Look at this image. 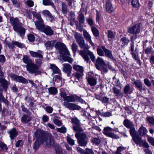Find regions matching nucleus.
Returning a JSON list of instances; mask_svg holds the SVG:
<instances>
[{"label": "nucleus", "instance_id": "1", "mask_svg": "<svg viewBox=\"0 0 154 154\" xmlns=\"http://www.w3.org/2000/svg\"><path fill=\"white\" fill-rule=\"evenodd\" d=\"M72 67L76 72L72 74L71 78L74 79L75 82H78L84 75V68L82 66L76 64L74 65Z\"/></svg>", "mask_w": 154, "mask_h": 154}, {"label": "nucleus", "instance_id": "2", "mask_svg": "<svg viewBox=\"0 0 154 154\" xmlns=\"http://www.w3.org/2000/svg\"><path fill=\"white\" fill-rule=\"evenodd\" d=\"M75 136L78 140L79 145L81 146H86L88 140L87 136L84 133H76Z\"/></svg>", "mask_w": 154, "mask_h": 154}, {"label": "nucleus", "instance_id": "3", "mask_svg": "<svg viewBox=\"0 0 154 154\" xmlns=\"http://www.w3.org/2000/svg\"><path fill=\"white\" fill-rule=\"evenodd\" d=\"M79 54L83 58L84 60L88 62L89 61L90 59L88 56L89 55L90 58L93 62L95 61V58L93 53L90 51H85L82 50H80L78 51Z\"/></svg>", "mask_w": 154, "mask_h": 154}, {"label": "nucleus", "instance_id": "4", "mask_svg": "<svg viewBox=\"0 0 154 154\" xmlns=\"http://www.w3.org/2000/svg\"><path fill=\"white\" fill-rule=\"evenodd\" d=\"M26 67L27 71L30 73L34 74L35 75H40L41 73L39 67L33 62L30 64H27Z\"/></svg>", "mask_w": 154, "mask_h": 154}, {"label": "nucleus", "instance_id": "5", "mask_svg": "<svg viewBox=\"0 0 154 154\" xmlns=\"http://www.w3.org/2000/svg\"><path fill=\"white\" fill-rule=\"evenodd\" d=\"M37 28H36L38 30L44 32L46 35L51 36L54 35V31L49 26L45 25L44 23L40 25L37 24Z\"/></svg>", "mask_w": 154, "mask_h": 154}, {"label": "nucleus", "instance_id": "6", "mask_svg": "<svg viewBox=\"0 0 154 154\" xmlns=\"http://www.w3.org/2000/svg\"><path fill=\"white\" fill-rule=\"evenodd\" d=\"M42 141L43 144L47 147H51L54 146V138L51 134H48L46 135Z\"/></svg>", "mask_w": 154, "mask_h": 154}, {"label": "nucleus", "instance_id": "7", "mask_svg": "<svg viewBox=\"0 0 154 154\" xmlns=\"http://www.w3.org/2000/svg\"><path fill=\"white\" fill-rule=\"evenodd\" d=\"M55 47L56 49L59 50L64 52L65 54L68 56L70 55L69 51L63 43L60 42H58L55 45Z\"/></svg>", "mask_w": 154, "mask_h": 154}, {"label": "nucleus", "instance_id": "8", "mask_svg": "<svg viewBox=\"0 0 154 154\" xmlns=\"http://www.w3.org/2000/svg\"><path fill=\"white\" fill-rule=\"evenodd\" d=\"M141 25L140 23L137 24L132 27H130L128 30V33L133 34H136L140 32Z\"/></svg>", "mask_w": 154, "mask_h": 154}, {"label": "nucleus", "instance_id": "9", "mask_svg": "<svg viewBox=\"0 0 154 154\" xmlns=\"http://www.w3.org/2000/svg\"><path fill=\"white\" fill-rule=\"evenodd\" d=\"M132 38H133V37H131L132 43L131 44V54L134 59L137 61V63H140V61L139 59V58L138 57L137 53L136 52L137 49L136 48L135 51H134V42L132 41Z\"/></svg>", "mask_w": 154, "mask_h": 154}, {"label": "nucleus", "instance_id": "10", "mask_svg": "<svg viewBox=\"0 0 154 154\" xmlns=\"http://www.w3.org/2000/svg\"><path fill=\"white\" fill-rule=\"evenodd\" d=\"M32 14L34 17L38 20L36 21L35 22V25L36 28H37V24L38 25H40L44 23V21L41 18V15L39 13H37L34 11L32 13Z\"/></svg>", "mask_w": 154, "mask_h": 154}, {"label": "nucleus", "instance_id": "11", "mask_svg": "<svg viewBox=\"0 0 154 154\" xmlns=\"http://www.w3.org/2000/svg\"><path fill=\"white\" fill-rule=\"evenodd\" d=\"M63 65L62 70L63 71L67 74L68 76H70L72 72V66L69 63H64Z\"/></svg>", "mask_w": 154, "mask_h": 154}, {"label": "nucleus", "instance_id": "12", "mask_svg": "<svg viewBox=\"0 0 154 154\" xmlns=\"http://www.w3.org/2000/svg\"><path fill=\"white\" fill-rule=\"evenodd\" d=\"M63 105L66 107L72 110H79L81 109V107L77 105L68 102H64L63 103Z\"/></svg>", "mask_w": 154, "mask_h": 154}, {"label": "nucleus", "instance_id": "13", "mask_svg": "<svg viewBox=\"0 0 154 154\" xmlns=\"http://www.w3.org/2000/svg\"><path fill=\"white\" fill-rule=\"evenodd\" d=\"M112 130L114 131V130L109 127H105L104 129V134L106 135L113 138H115L116 139L119 138V137L118 136L111 132V131Z\"/></svg>", "mask_w": 154, "mask_h": 154}, {"label": "nucleus", "instance_id": "14", "mask_svg": "<svg viewBox=\"0 0 154 154\" xmlns=\"http://www.w3.org/2000/svg\"><path fill=\"white\" fill-rule=\"evenodd\" d=\"M34 135L37 138L36 140H42L46 136L43 131L40 129L36 130Z\"/></svg>", "mask_w": 154, "mask_h": 154}, {"label": "nucleus", "instance_id": "15", "mask_svg": "<svg viewBox=\"0 0 154 154\" xmlns=\"http://www.w3.org/2000/svg\"><path fill=\"white\" fill-rule=\"evenodd\" d=\"M22 24L18 26L17 27H15L14 30L15 32L18 33L22 37L25 35L26 32V29L24 27H22Z\"/></svg>", "mask_w": 154, "mask_h": 154}, {"label": "nucleus", "instance_id": "16", "mask_svg": "<svg viewBox=\"0 0 154 154\" xmlns=\"http://www.w3.org/2000/svg\"><path fill=\"white\" fill-rule=\"evenodd\" d=\"M10 21L13 26V29L22 24V23L19 21L17 18H14L11 17L10 19Z\"/></svg>", "mask_w": 154, "mask_h": 154}, {"label": "nucleus", "instance_id": "17", "mask_svg": "<svg viewBox=\"0 0 154 154\" xmlns=\"http://www.w3.org/2000/svg\"><path fill=\"white\" fill-rule=\"evenodd\" d=\"M83 36L85 40L88 42L91 46H94V44L92 41L91 35L85 30L83 31Z\"/></svg>", "mask_w": 154, "mask_h": 154}, {"label": "nucleus", "instance_id": "18", "mask_svg": "<svg viewBox=\"0 0 154 154\" xmlns=\"http://www.w3.org/2000/svg\"><path fill=\"white\" fill-rule=\"evenodd\" d=\"M29 53L31 56L33 57L38 58H43V52L40 50H38L37 52L29 51Z\"/></svg>", "mask_w": 154, "mask_h": 154}, {"label": "nucleus", "instance_id": "19", "mask_svg": "<svg viewBox=\"0 0 154 154\" xmlns=\"http://www.w3.org/2000/svg\"><path fill=\"white\" fill-rule=\"evenodd\" d=\"M12 77L16 81L18 82L24 84L27 83L28 82L27 80L22 76L13 75Z\"/></svg>", "mask_w": 154, "mask_h": 154}, {"label": "nucleus", "instance_id": "20", "mask_svg": "<svg viewBox=\"0 0 154 154\" xmlns=\"http://www.w3.org/2000/svg\"><path fill=\"white\" fill-rule=\"evenodd\" d=\"M101 48L103 50L106 55L107 57L112 60H114V58L112 55V52L110 51L106 48L104 46H101Z\"/></svg>", "mask_w": 154, "mask_h": 154}, {"label": "nucleus", "instance_id": "21", "mask_svg": "<svg viewBox=\"0 0 154 154\" xmlns=\"http://www.w3.org/2000/svg\"><path fill=\"white\" fill-rule=\"evenodd\" d=\"M8 133L9 135L10 138L11 140H13L17 135V132L15 128H13L10 130L8 132Z\"/></svg>", "mask_w": 154, "mask_h": 154}, {"label": "nucleus", "instance_id": "22", "mask_svg": "<svg viewBox=\"0 0 154 154\" xmlns=\"http://www.w3.org/2000/svg\"><path fill=\"white\" fill-rule=\"evenodd\" d=\"M139 135L141 136L146 134L148 131L146 128L144 127L143 125L139 128L137 131Z\"/></svg>", "mask_w": 154, "mask_h": 154}, {"label": "nucleus", "instance_id": "23", "mask_svg": "<svg viewBox=\"0 0 154 154\" xmlns=\"http://www.w3.org/2000/svg\"><path fill=\"white\" fill-rule=\"evenodd\" d=\"M106 11L110 13L113 10V8L112 6V3L110 0L106 1Z\"/></svg>", "mask_w": 154, "mask_h": 154}, {"label": "nucleus", "instance_id": "24", "mask_svg": "<svg viewBox=\"0 0 154 154\" xmlns=\"http://www.w3.org/2000/svg\"><path fill=\"white\" fill-rule=\"evenodd\" d=\"M32 119L30 116L27 114H24L21 118V122L24 123H27L29 122Z\"/></svg>", "mask_w": 154, "mask_h": 154}, {"label": "nucleus", "instance_id": "25", "mask_svg": "<svg viewBox=\"0 0 154 154\" xmlns=\"http://www.w3.org/2000/svg\"><path fill=\"white\" fill-rule=\"evenodd\" d=\"M78 98V96L76 95H71L67 96L64 100V101H67V102H74L77 100V99Z\"/></svg>", "mask_w": 154, "mask_h": 154}, {"label": "nucleus", "instance_id": "26", "mask_svg": "<svg viewBox=\"0 0 154 154\" xmlns=\"http://www.w3.org/2000/svg\"><path fill=\"white\" fill-rule=\"evenodd\" d=\"M133 140L135 143L137 144H139L140 146H141V143L143 142V140H142L141 137L137 136L132 137Z\"/></svg>", "mask_w": 154, "mask_h": 154}, {"label": "nucleus", "instance_id": "27", "mask_svg": "<svg viewBox=\"0 0 154 154\" xmlns=\"http://www.w3.org/2000/svg\"><path fill=\"white\" fill-rule=\"evenodd\" d=\"M55 42L54 40L48 41L45 43V46L47 49H52L54 47Z\"/></svg>", "mask_w": 154, "mask_h": 154}, {"label": "nucleus", "instance_id": "28", "mask_svg": "<svg viewBox=\"0 0 154 154\" xmlns=\"http://www.w3.org/2000/svg\"><path fill=\"white\" fill-rule=\"evenodd\" d=\"M51 68L52 70L53 73L52 74L53 75L54 73H57L61 75L60 71L59 69L54 64H51L50 65Z\"/></svg>", "mask_w": 154, "mask_h": 154}, {"label": "nucleus", "instance_id": "29", "mask_svg": "<svg viewBox=\"0 0 154 154\" xmlns=\"http://www.w3.org/2000/svg\"><path fill=\"white\" fill-rule=\"evenodd\" d=\"M88 81L89 84L91 86L95 85L97 83V79L93 77H88Z\"/></svg>", "mask_w": 154, "mask_h": 154}, {"label": "nucleus", "instance_id": "30", "mask_svg": "<svg viewBox=\"0 0 154 154\" xmlns=\"http://www.w3.org/2000/svg\"><path fill=\"white\" fill-rule=\"evenodd\" d=\"M123 125L128 128L134 126L132 122H131L128 119H125L124 121Z\"/></svg>", "mask_w": 154, "mask_h": 154}, {"label": "nucleus", "instance_id": "31", "mask_svg": "<svg viewBox=\"0 0 154 154\" xmlns=\"http://www.w3.org/2000/svg\"><path fill=\"white\" fill-rule=\"evenodd\" d=\"M107 37L109 41H111L113 38H115V34L110 30L107 31Z\"/></svg>", "mask_w": 154, "mask_h": 154}, {"label": "nucleus", "instance_id": "32", "mask_svg": "<svg viewBox=\"0 0 154 154\" xmlns=\"http://www.w3.org/2000/svg\"><path fill=\"white\" fill-rule=\"evenodd\" d=\"M49 93L50 94L54 95L57 93V90L56 88L52 87L48 88Z\"/></svg>", "mask_w": 154, "mask_h": 154}, {"label": "nucleus", "instance_id": "33", "mask_svg": "<svg viewBox=\"0 0 154 154\" xmlns=\"http://www.w3.org/2000/svg\"><path fill=\"white\" fill-rule=\"evenodd\" d=\"M91 31L94 35L95 37H98L99 36L100 33L99 30L94 26L91 27Z\"/></svg>", "mask_w": 154, "mask_h": 154}, {"label": "nucleus", "instance_id": "34", "mask_svg": "<svg viewBox=\"0 0 154 154\" xmlns=\"http://www.w3.org/2000/svg\"><path fill=\"white\" fill-rule=\"evenodd\" d=\"M56 154H68L67 152L63 149L60 147H57L55 149Z\"/></svg>", "mask_w": 154, "mask_h": 154}, {"label": "nucleus", "instance_id": "35", "mask_svg": "<svg viewBox=\"0 0 154 154\" xmlns=\"http://www.w3.org/2000/svg\"><path fill=\"white\" fill-rule=\"evenodd\" d=\"M134 84L137 87L139 90L141 91L143 89L142 82L138 80H136L134 81Z\"/></svg>", "mask_w": 154, "mask_h": 154}, {"label": "nucleus", "instance_id": "36", "mask_svg": "<svg viewBox=\"0 0 154 154\" xmlns=\"http://www.w3.org/2000/svg\"><path fill=\"white\" fill-rule=\"evenodd\" d=\"M61 8L62 12L63 14H66L69 12L67 5L63 2H62Z\"/></svg>", "mask_w": 154, "mask_h": 154}, {"label": "nucleus", "instance_id": "37", "mask_svg": "<svg viewBox=\"0 0 154 154\" xmlns=\"http://www.w3.org/2000/svg\"><path fill=\"white\" fill-rule=\"evenodd\" d=\"M42 2L45 5H51L54 8V3L51 0H43Z\"/></svg>", "mask_w": 154, "mask_h": 154}, {"label": "nucleus", "instance_id": "38", "mask_svg": "<svg viewBox=\"0 0 154 154\" xmlns=\"http://www.w3.org/2000/svg\"><path fill=\"white\" fill-rule=\"evenodd\" d=\"M41 144H43L42 140H36L33 145V149L35 150L37 149Z\"/></svg>", "mask_w": 154, "mask_h": 154}, {"label": "nucleus", "instance_id": "39", "mask_svg": "<svg viewBox=\"0 0 154 154\" xmlns=\"http://www.w3.org/2000/svg\"><path fill=\"white\" fill-rule=\"evenodd\" d=\"M23 62L27 64H30L32 62L31 60L27 56H24L22 59Z\"/></svg>", "mask_w": 154, "mask_h": 154}, {"label": "nucleus", "instance_id": "40", "mask_svg": "<svg viewBox=\"0 0 154 154\" xmlns=\"http://www.w3.org/2000/svg\"><path fill=\"white\" fill-rule=\"evenodd\" d=\"M131 5L133 7L138 9L140 7V4L138 0H133L131 2Z\"/></svg>", "mask_w": 154, "mask_h": 154}, {"label": "nucleus", "instance_id": "41", "mask_svg": "<svg viewBox=\"0 0 154 154\" xmlns=\"http://www.w3.org/2000/svg\"><path fill=\"white\" fill-rule=\"evenodd\" d=\"M79 45L81 48H84V49H88L89 47L87 44H85L84 40L80 42Z\"/></svg>", "mask_w": 154, "mask_h": 154}, {"label": "nucleus", "instance_id": "42", "mask_svg": "<svg viewBox=\"0 0 154 154\" xmlns=\"http://www.w3.org/2000/svg\"><path fill=\"white\" fill-rule=\"evenodd\" d=\"M73 129L76 132H81L83 131V129L80 127V125H77L73 126Z\"/></svg>", "mask_w": 154, "mask_h": 154}, {"label": "nucleus", "instance_id": "43", "mask_svg": "<svg viewBox=\"0 0 154 154\" xmlns=\"http://www.w3.org/2000/svg\"><path fill=\"white\" fill-rule=\"evenodd\" d=\"M74 35L77 42L83 38L81 35L78 32H75Z\"/></svg>", "mask_w": 154, "mask_h": 154}, {"label": "nucleus", "instance_id": "44", "mask_svg": "<svg viewBox=\"0 0 154 154\" xmlns=\"http://www.w3.org/2000/svg\"><path fill=\"white\" fill-rule=\"evenodd\" d=\"M74 35L77 42L83 38L81 35L78 32H75Z\"/></svg>", "mask_w": 154, "mask_h": 154}, {"label": "nucleus", "instance_id": "45", "mask_svg": "<svg viewBox=\"0 0 154 154\" xmlns=\"http://www.w3.org/2000/svg\"><path fill=\"white\" fill-rule=\"evenodd\" d=\"M96 63L100 65L101 66H104L105 64V63L102 58L100 57H97L96 60Z\"/></svg>", "mask_w": 154, "mask_h": 154}, {"label": "nucleus", "instance_id": "46", "mask_svg": "<svg viewBox=\"0 0 154 154\" xmlns=\"http://www.w3.org/2000/svg\"><path fill=\"white\" fill-rule=\"evenodd\" d=\"M91 142L97 145L100 143L101 140L98 137H93L92 138Z\"/></svg>", "mask_w": 154, "mask_h": 154}, {"label": "nucleus", "instance_id": "47", "mask_svg": "<svg viewBox=\"0 0 154 154\" xmlns=\"http://www.w3.org/2000/svg\"><path fill=\"white\" fill-rule=\"evenodd\" d=\"M120 40L124 45H127L130 42L129 40L125 37L122 38Z\"/></svg>", "mask_w": 154, "mask_h": 154}, {"label": "nucleus", "instance_id": "48", "mask_svg": "<svg viewBox=\"0 0 154 154\" xmlns=\"http://www.w3.org/2000/svg\"><path fill=\"white\" fill-rule=\"evenodd\" d=\"M78 20L80 23L83 24L84 23L85 17L83 14H81L79 15Z\"/></svg>", "mask_w": 154, "mask_h": 154}, {"label": "nucleus", "instance_id": "49", "mask_svg": "<svg viewBox=\"0 0 154 154\" xmlns=\"http://www.w3.org/2000/svg\"><path fill=\"white\" fill-rule=\"evenodd\" d=\"M130 129V133L132 137L135 136L136 134V131L134 126L129 128Z\"/></svg>", "mask_w": 154, "mask_h": 154}, {"label": "nucleus", "instance_id": "50", "mask_svg": "<svg viewBox=\"0 0 154 154\" xmlns=\"http://www.w3.org/2000/svg\"><path fill=\"white\" fill-rule=\"evenodd\" d=\"M43 58H38L35 59V64L38 67H40L42 64Z\"/></svg>", "mask_w": 154, "mask_h": 154}, {"label": "nucleus", "instance_id": "51", "mask_svg": "<svg viewBox=\"0 0 154 154\" xmlns=\"http://www.w3.org/2000/svg\"><path fill=\"white\" fill-rule=\"evenodd\" d=\"M71 48L73 53L75 54L76 53L77 50L78 46L75 43L73 42Z\"/></svg>", "mask_w": 154, "mask_h": 154}, {"label": "nucleus", "instance_id": "52", "mask_svg": "<svg viewBox=\"0 0 154 154\" xmlns=\"http://www.w3.org/2000/svg\"><path fill=\"white\" fill-rule=\"evenodd\" d=\"M124 91L125 94H130L131 93L130 91V87L129 85H127L125 86L124 88Z\"/></svg>", "mask_w": 154, "mask_h": 154}, {"label": "nucleus", "instance_id": "53", "mask_svg": "<svg viewBox=\"0 0 154 154\" xmlns=\"http://www.w3.org/2000/svg\"><path fill=\"white\" fill-rule=\"evenodd\" d=\"M57 118V117H55L54 118ZM53 122L56 125L58 126H60L62 125V122L60 121V120L56 119L55 118H54L53 119Z\"/></svg>", "mask_w": 154, "mask_h": 154}, {"label": "nucleus", "instance_id": "54", "mask_svg": "<svg viewBox=\"0 0 154 154\" xmlns=\"http://www.w3.org/2000/svg\"><path fill=\"white\" fill-rule=\"evenodd\" d=\"M71 121L72 123H74L76 125H80V121L76 117H74L72 118Z\"/></svg>", "mask_w": 154, "mask_h": 154}, {"label": "nucleus", "instance_id": "55", "mask_svg": "<svg viewBox=\"0 0 154 154\" xmlns=\"http://www.w3.org/2000/svg\"><path fill=\"white\" fill-rule=\"evenodd\" d=\"M57 131L58 132H60L62 133H65L66 131V129L65 127H62L61 128H57Z\"/></svg>", "mask_w": 154, "mask_h": 154}, {"label": "nucleus", "instance_id": "56", "mask_svg": "<svg viewBox=\"0 0 154 154\" xmlns=\"http://www.w3.org/2000/svg\"><path fill=\"white\" fill-rule=\"evenodd\" d=\"M103 51V50L102 48H98L97 49V51L98 55L101 56H104V54Z\"/></svg>", "mask_w": 154, "mask_h": 154}, {"label": "nucleus", "instance_id": "57", "mask_svg": "<svg viewBox=\"0 0 154 154\" xmlns=\"http://www.w3.org/2000/svg\"><path fill=\"white\" fill-rule=\"evenodd\" d=\"M146 119L149 123L152 125H154V118L153 117L149 116L147 117Z\"/></svg>", "mask_w": 154, "mask_h": 154}, {"label": "nucleus", "instance_id": "58", "mask_svg": "<svg viewBox=\"0 0 154 154\" xmlns=\"http://www.w3.org/2000/svg\"><path fill=\"white\" fill-rule=\"evenodd\" d=\"M67 140L68 143L70 145L73 146L74 145V141L71 138L67 137Z\"/></svg>", "mask_w": 154, "mask_h": 154}, {"label": "nucleus", "instance_id": "59", "mask_svg": "<svg viewBox=\"0 0 154 154\" xmlns=\"http://www.w3.org/2000/svg\"><path fill=\"white\" fill-rule=\"evenodd\" d=\"M86 21L89 25L91 27L93 26H92L94 24V22L92 18H88L86 19Z\"/></svg>", "mask_w": 154, "mask_h": 154}, {"label": "nucleus", "instance_id": "60", "mask_svg": "<svg viewBox=\"0 0 154 154\" xmlns=\"http://www.w3.org/2000/svg\"><path fill=\"white\" fill-rule=\"evenodd\" d=\"M113 90L114 93L116 94V96L121 95V93L120 92L119 89H118L116 87H114L113 88Z\"/></svg>", "mask_w": 154, "mask_h": 154}, {"label": "nucleus", "instance_id": "61", "mask_svg": "<svg viewBox=\"0 0 154 154\" xmlns=\"http://www.w3.org/2000/svg\"><path fill=\"white\" fill-rule=\"evenodd\" d=\"M0 147L2 148L4 151H6L8 148L6 144H4L2 142L0 141Z\"/></svg>", "mask_w": 154, "mask_h": 154}, {"label": "nucleus", "instance_id": "62", "mask_svg": "<svg viewBox=\"0 0 154 154\" xmlns=\"http://www.w3.org/2000/svg\"><path fill=\"white\" fill-rule=\"evenodd\" d=\"M13 44L20 48H23L24 46L23 44H21V43L16 41H13Z\"/></svg>", "mask_w": 154, "mask_h": 154}, {"label": "nucleus", "instance_id": "63", "mask_svg": "<svg viewBox=\"0 0 154 154\" xmlns=\"http://www.w3.org/2000/svg\"><path fill=\"white\" fill-rule=\"evenodd\" d=\"M23 141L21 140H19L16 142L15 143V146L16 147H18L22 146L23 144Z\"/></svg>", "mask_w": 154, "mask_h": 154}, {"label": "nucleus", "instance_id": "64", "mask_svg": "<svg viewBox=\"0 0 154 154\" xmlns=\"http://www.w3.org/2000/svg\"><path fill=\"white\" fill-rule=\"evenodd\" d=\"M148 140L152 145L154 146V139L153 137H148Z\"/></svg>", "mask_w": 154, "mask_h": 154}]
</instances>
